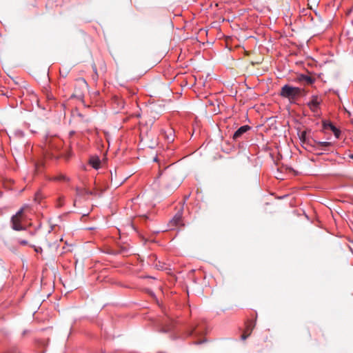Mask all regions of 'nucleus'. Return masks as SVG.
I'll return each mask as SVG.
<instances>
[{
  "label": "nucleus",
  "mask_w": 353,
  "mask_h": 353,
  "mask_svg": "<svg viewBox=\"0 0 353 353\" xmlns=\"http://www.w3.org/2000/svg\"><path fill=\"white\" fill-rule=\"evenodd\" d=\"M302 89L298 87H293L288 84L284 85L281 90L280 94L284 98L290 100L295 99L301 93Z\"/></svg>",
  "instance_id": "1"
},
{
  "label": "nucleus",
  "mask_w": 353,
  "mask_h": 353,
  "mask_svg": "<svg viewBox=\"0 0 353 353\" xmlns=\"http://www.w3.org/2000/svg\"><path fill=\"white\" fill-rule=\"evenodd\" d=\"M14 136L17 138H23L24 137V132L21 130H17L14 131Z\"/></svg>",
  "instance_id": "18"
},
{
  "label": "nucleus",
  "mask_w": 353,
  "mask_h": 353,
  "mask_svg": "<svg viewBox=\"0 0 353 353\" xmlns=\"http://www.w3.org/2000/svg\"><path fill=\"white\" fill-rule=\"evenodd\" d=\"M54 180L69 181L70 179L68 178L65 175L61 174L58 175L57 176H56L54 178Z\"/></svg>",
  "instance_id": "17"
},
{
  "label": "nucleus",
  "mask_w": 353,
  "mask_h": 353,
  "mask_svg": "<svg viewBox=\"0 0 353 353\" xmlns=\"http://www.w3.org/2000/svg\"><path fill=\"white\" fill-rule=\"evenodd\" d=\"M28 243V241L26 240H23L20 241V244L21 245H26Z\"/></svg>",
  "instance_id": "28"
},
{
  "label": "nucleus",
  "mask_w": 353,
  "mask_h": 353,
  "mask_svg": "<svg viewBox=\"0 0 353 353\" xmlns=\"http://www.w3.org/2000/svg\"><path fill=\"white\" fill-rule=\"evenodd\" d=\"M205 333L203 329L199 327V324L191 323L186 325L183 331V337L196 336L202 335Z\"/></svg>",
  "instance_id": "2"
},
{
  "label": "nucleus",
  "mask_w": 353,
  "mask_h": 353,
  "mask_svg": "<svg viewBox=\"0 0 353 353\" xmlns=\"http://www.w3.org/2000/svg\"><path fill=\"white\" fill-rule=\"evenodd\" d=\"M187 85V81H185V79H183V81L180 82V85L181 86H183V85Z\"/></svg>",
  "instance_id": "22"
},
{
  "label": "nucleus",
  "mask_w": 353,
  "mask_h": 353,
  "mask_svg": "<svg viewBox=\"0 0 353 353\" xmlns=\"http://www.w3.org/2000/svg\"><path fill=\"white\" fill-rule=\"evenodd\" d=\"M75 134V132L72 130L69 132V137H72Z\"/></svg>",
  "instance_id": "27"
},
{
  "label": "nucleus",
  "mask_w": 353,
  "mask_h": 353,
  "mask_svg": "<svg viewBox=\"0 0 353 353\" xmlns=\"http://www.w3.org/2000/svg\"><path fill=\"white\" fill-rule=\"evenodd\" d=\"M350 158L353 159V154L350 155Z\"/></svg>",
  "instance_id": "33"
},
{
  "label": "nucleus",
  "mask_w": 353,
  "mask_h": 353,
  "mask_svg": "<svg viewBox=\"0 0 353 353\" xmlns=\"http://www.w3.org/2000/svg\"><path fill=\"white\" fill-rule=\"evenodd\" d=\"M12 228L16 231H21L25 230V228L21 224V219H17L16 216H12L11 218Z\"/></svg>",
  "instance_id": "7"
},
{
  "label": "nucleus",
  "mask_w": 353,
  "mask_h": 353,
  "mask_svg": "<svg viewBox=\"0 0 353 353\" xmlns=\"http://www.w3.org/2000/svg\"><path fill=\"white\" fill-rule=\"evenodd\" d=\"M206 341L205 340H203V341H194V343L196 344V345H199V344H201L204 342H205Z\"/></svg>",
  "instance_id": "24"
},
{
  "label": "nucleus",
  "mask_w": 353,
  "mask_h": 353,
  "mask_svg": "<svg viewBox=\"0 0 353 353\" xmlns=\"http://www.w3.org/2000/svg\"><path fill=\"white\" fill-rule=\"evenodd\" d=\"M161 332L170 334L172 339H175V326L173 320L168 319L160 330Z\"/></svg>",
  "instance_id": "3"
},
{
  "label": "nucleus",
  "mask_w": 353,
  "mask_h": 353,
  "mask_svg": "<svg viewBox=\"0 0 353 353\" xmlns=\"http://www.w3.org/2000/svg\"><path fill=\"white\" fill-rule=\"evenodd\" d=\"M328 125H329L330 130L333 132L334 136L336 138H339L341 134V131L336 126H334L332 123H330Z\"/></svg>",
  "instance_id": "14"
},
{
  "label": "nucleus",
  "mask_w": 353,
  "mask_h": 353,
  "mask_svg": "<svg viewBox=\"0 0 353 353\" xmlns=\"http://www.w3.org/2000/svg\"><path fill=\"white\" fill-rule=\"evenodd\" d=\"M251 129V126L245 125L241 126L233 134L232 139L235 141L241 138L243 134L249 131Z\"/></svg>",
  "instance_id": "6"
},
{
  "label": "nucleus",
  "mask_w": 353,
  "mask_h": 353,
  "mask_svg": "<svg viewBox=\"0 0 353 353\" xmlns=\"http://www.w3.org/2000/svg\"><path fill=\"white\" fill-rule=\"evenodd\" d=\"M177 223H178V226H179V223H180V220H179V217H178Z\"/></svg>",
  "instance_id": "32"
},
{
  "label": "nucleus",
  "mask_w": 353,
  "mask_h": 353,
  "mask_svg": "<svg viewBox=\"0 0 353 353\" xmlns=\"http://www.w3.org/2000/svg\"><path fill=\"white\" fill-rule=\"evenodd\" d=\"M79 117L83 118V115L81 114H79Z\"/></svg>",
  "instance_id": "34"
},
{
  "label": "nucleus",
  "mask_w": 353,
  "mask_h": 353,
  "mask_svg": "<svg viewBox=\"0 0 353 353\" xmlns=\"http://www.w3.org/2000/svg\"><path fill=\"white\" fill-rule=\"evenodd\" d=\"M249 335H250V334H242V336H241L242 340H245L248 337Z\"/></svg>",
  "instance_id": "25"
},
{
  "label": "nucleus",
  "mask_w": 353,
  "mask_h": 353,
  "mask_svg": "<svg viewBox=\"0 0 353 353\" xmlns=\"http://www.w3.org/2000/svg\"><path fill=\"white\" fill-rule=\"evenodd\" d=\"M184 73L185 72L179 71V68H178V72H177L178 75H179V74H184Z\"/></svg>",
  "instance_id": "29"
},
{
  "label": "nucleus",
  "mask_w": 353,
  "mask_h": 353,
  "mask_svg": "<svg viewBox=\"0 0 353 353\" xmlns=\"http://www.w3.org/2000/svg\"><path fill=\"white\" fill-rule=\"evenodd\" d=\"M85 189H82L79 187L75 188L76 194L77 196L82 197L85 196Z\"/></svg>",
  "instance_id": "16"
},
{
  "label": "nucleus",
  "mask_w": 353,
  "mask_h": 353,
  "mask_svg": "<svg viewBox=\"0 0 353 353\" xmlns=\"http://www.w3.org/2000/svg\"><path fill=\"white\" fill-rule=\"evenodd\" d=\"M322 100L317 95H312L310 100L307 103V105L314 113L318 112Z\"/></svg>",
  "instance_id": "4"
},
{
  "label": "nucleus",
  "mask_w": 353,
  "mask_h": 353,
  "mask_svg": "<svg viewBox=\"0 0 353 353\" xmlns=\"http://www.w3.org/2000/svg\"><path fill=\"white\" fill-rule=\"evenodd\" d=\"M157 267H159V265L157 264ZM159 267L163 270L168 271V274H172L174 272L172 271V268H170V265L163 263L162 265H159Z\"/></svg>",
  "instance_id": "15"
},
{
  "label": "nucleus",
  "mask_w": 353,
  "mask_h": 353,
  "mask_svg": "<svg viewBox=\"0 0 353 353\" xmlns=\"http://www.w3.org/2000/svg\"><path fill=\"white\" fill-rule=\"evenodd\" d=\"M172 226H176V214L174 215L170 221Z\"/></svg>",
  "instance_id": "19"
},
{
  "label": "nucleus",
  "mask_w": 353,
  "mask_h": 353,
  "mask_svg": "<svg viewBox=\"0 0 353 353\" xmlns=\"http://www.w3.org/2000/svg\"><path fill=\"white\" fill-rule=\"evenodd\" d=\"M89 163L93 168L98 170L100 168L101 161L98 157H92L90 158Z\"/></svg>",
  "instance_id": "11"
},
{
  "label": "nucleus",
  "mask_w": 353,
  "mask_h": 353,
  "mask_svg": "<svg viewBox=\"0 0 353 353\" xmlns=\"http://www.w3.org/2000/svg\"><path fill=\"white\" fill-rule=\"evenodd\" d=\"M298 79L299 81H304L307 85H312L315 81L314 78L303 74L299 75Z\"/></svg>",
  "instance_id": "9"
},
{
  "label": "nucleus",
  "mask_w": 353,
  "mask_h": 353,
  "mask_svg": "<svg viewBox=\"0 0 353 353\" xmlns=\"http://www.w3.org/2000/svg\"><path fill=\"white\" fill-rule=\"evenodd\" d=\"M154 161H157V157H155V158L154 159Z\"/></svg>",
  "instance_id": "36"
},
{
  "label": "nucleus",
  "mask_w": 353,
  "mask_h": 353,
  "mask_svg": "<svg viewBox=\"0 0 353 353\" xmlns=\"http://www.w3.org/2000/svg\"><path fill=\"white\" fill-rule=\"evenodd\" d=\"M84 121H85V122H87V123H89L90 121V120L89 119H86Z\"/></svg>",
  "instance_id": "31"
},
{
  "label": "nucleus",
  "mask_w": 353,
  "mask_h": 353,
  "mask_svg": "<svg viewBox=\"0 0 353 353\" xmlns=\"http://www.w3.org/2000/svg\"><path fill=\"white\" fill-rule=\"evenodd\" d=\"M316 146V150H321L324 151H327L326 148L332 145V143L329 141H316L314 143Z\"/></svg>",
  "instance_id": "10"
},
{
  "label": "nucleus",
  "mask_w": 353,
  "mask_h": 353,
  "mask_svg": "<svg viewBox=\"0 0 353 353\" xmlns=\"http://www.w3.org/2000/svg\"><path fill=\"white\" fill-rule=\"evenodd\" d=\"M177 94H178V96H179V94L181 95V93L178 92H177Z\"/></svg>",
  "instance_id": "37"
},
{
  "label": "nucleus",
  "mask_w": 353,
  "mask_h": 353,
  "mask_svg": "<svg viewBox=\"0 0 353 353\" xmlns=\"http://www.w3.org/2000/svg\"><path fill=\"white\" fill-rule=\"evenodd\" d=\"M187 85V81H185V79H183V81L180 82V85L181 86H183V85Z\"/></svg>",
  "instance_id": "23"
},
{
  "label": "nucleus",
  "mask_w": 353,
  "mask_h": 353,
  "mask_svg": "<svg viewBox=\"0 0 353 353\" xmlns=\"http://www.w3.org/2000/svg\"><path fill=\"white\" fill-rule=\"evenodd\" d=\"M174 163L165 168L164 170L161 173V176L163 179L167 181H174L175 179L174 169L172 168Z\"/></svg>",
  "instance_id": "5"
},
{
  "label": "nucleus",
  "mask_w": 353,
  "mask_h": 353,
  "mask_svg": "<svg viewBox=\"0 0 353 353\" xmlns=\"http://www.w3.org/2000/svg\"><path fill=\"white\" fill-rule=\"evenodd\" d=\"M34 250H35V252H41V251H42V248H40V247H39V248H34Z\"/></svg>",
  "instance_id": "26"
},
{
  "label": "nucleus",
  "mask_w": 353,
  "mask_h": 353,
  "mask_svg": "<svg viewBox=\"0 0 353 353\" xmlns=\"http://www.w3.org/2000/svg\"><path fill=\"white\" fill-rule=\"evenodd\" d=\"M251 324H252V323H250V325H249V326H248V329H250V330H252V328H253V326H252V325H251Z\"/></svg>",
  "instance_id": "30"
},
{
  "label": "nucleus",
  "mask_w": 353,
  "mask_h": 353,
  "mask_svg": "<svg viewBox=\"0 0 353 353\" xmlns=\"http://www.w3.org/2000/svg\"><path fill=\"white\" fill-rule=\"evenodd\" d=\"M174 130L172 128L170 130V132L165 133V138L168 142L172 143L174 141Z\"/></svg>",
  "instance_id": "13"
},
{
  "label": "nucleus",
  "mask_w": 353,
  "mask_h": 353,
  "mask_svg": "<svg viewBox=\"0 0 353 353\" xmlns=\"http://www.w3.org/2000/svg\"><path fill=\"white\" fill-rule=\"evenodd\" d=\"M314 143H316V140L311 139L310 140L307 141L305 143L302 144V145L305 150L308 151H316V146Z\"/></svg>",
  "instance_id": "8"
},
{
  "label": "nucleus",
  "mask_w": 353,
  "mask_h": 353,
  "mask_svg": "<svg viewBox=\"0 0 353 353\" xmlns=\"http://www.w3.org/2000/svg\"><path fill=\"white\" fill-rule=\"evenodd\" d=\"M22 213H23V209H20L14 216H16V219H21V216L22 215Z\"/></svg>",
  "instance_id": "20"
},
{
  "label": "nucleus",
  "mask_w": 353,
  "mask_h": 353,
  "mask_svg": "<svg viewBox=\"0 0 353 353\" xmlns=\"http://www.w3.org/2000/svg\"><path fill=\"white\" fill-rule=\"evenodd\" d=\"M299 139H300V141L301 143V144H303L304 143H305L307 141H309L311 139L307 135V132L305 130L304 131H302L299 134Z\"/></svg>",
  "instance_id": "12"
},
{
  "label": "nucleus",
  "mask_w": 353,
  "mask_h": 353,
  "mask_svg": "<svg viewBox=\"0 0 353 353\" xmlns=\"http://www.w3.org/2000/svg\"><path fill=\"white\" fill-rule=\"evenodd\" d=\"M26 332H27V330H24L23 334L24 335L25 334H26Z\"/></svg>",
  "instance_id": "35"
},
{
  "label": "nucleus",
  "mask_w": 353,
  "mask_h": 353,
  "mask_svg": "<svg viewBox=\"0 0 353 353\" xmlns=\"http://www.w3.org/2000/svg\"><path fill=\"white\" fill-rule=\"evenodd\" d=\"M94 192L88 190H85V195H94Z\"/></svg>",
  "instance_id": "21"
}]
</instances>
